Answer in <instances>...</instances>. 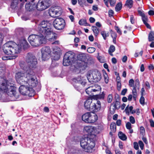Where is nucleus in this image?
<instances>
[{
    "label": "nucleus",
    "mask_w": 154,
    "mask_h": 154,
    "mask_svg": "<svg viewBox=\"0 0 154 154\" xmlns=\"http://www.w3.org/2000/svg\"><path fill=\"white\" fill-rule=\"evenodd\" d=\"M115 46L113 45H110L108 50L109 54L111 56H113L112 53L115 51Z\"/></svg>",
    "instance_id": "obj_31"
},
{
    "label": "nucleus",
    "mask_w": 154,
    "mask_h": 154,
    "mask_svg": "<svg viewBox=\"0 0 154 154\" xmlns=\"http://www.w3.org/2000/svg\"><path fill=\"white\" fill-rule=\"evenodd\" d=\"M89 116H90V112H87L84 114L82 116V120L86 122H88Z\"/></svg>",
    "instance_id": "obj_24"
},
{
    "label": "nucleus",
    "mask_w": 154,
    "mask_h": 154,
    "mask_svg": "<svg viewBox=\"0 0 154 154\" xmlns=\"http://www.w3.org/2000/svg\"><path fill=\"white\" fill-rule=\"evenodd\" d=\"M104 77L105 82L107 84L109 82V79L107 73H105L104 74Z\"/></svg>",
    "instance_id": "obj_43"
},
{
    "label": "nucleus",
    "mask_w": 154,
    "mask_h": 154,
    "mask_svg": "<svg viewBox=\"0 0 154 154\" xmlns=\"http://www.w3.org/2000/svg\"><path fill=\"white\" fill-rule=\"evenodd\" d=\"M101 34L103 36L104 39L106 40L107 37L109 36V33L108 32L102 31L101 32Z\"/></svg>",
    "instance_id": "obj_33"
},
{
    "label": "nucleus",
    "mask_w": 154,
    "mask_h": 154,
    "mask_svg": "<svg viewBox=\"0 0 154 154\" xmlns=\"http://www.w3.org/2000/svg\"><path fill=\"white\" fill-rule=\"evenodd\" d=\"M111 131L113 132H115L116 130V125L114 122H112L110 125Z\"/></svg>",
    "instance_id": "obj_32"
},
{
    "label": "nucleus",
    "mask_w": 154,
    "mask_h": 154,
    "mask_svg": "<svg viewBox=\"0 0 154 154\" xmlns=\"http://www.w3.org/2000/svg\"><path fill=\"white\" fill-rule=\"evenodd\" d=\"M25 60L28 66L24 68V71L22 72L27 74L29 73V75H31L32 72H35L33 70L37 63V59L32 53H29L26 56Z\"/></svg>",
    "instance_id": "obj_4"
},
{
    "label": "nucleus",
    "mask_w": 154,
    "mask_h": 154,
    "mask_svg": "<svg viewBox=\"0 0 154 154\" xmlns=\"http://www.w3.org/2000/svg\"><path fill=\"white\" fill-rule=\"evenodd\" d=\"M91 28L92 30L94 33L95 35L97 36L99 33V31L97 28L95 26H92Z\"/></svg>",
    "instance_id": "obj_34"
},
{
    "label": "nucleus",
    "mask_w": 154,
    "mask_h": 154,
    "mask_svg": "<svg viewBox=\"0 0 154 154\" xmlns=\"http://www.w3.org/2000/svg\"><path fill=\"white\" fill-rule=\"evenodd\" d=\"M42 59L44 60H48L50 57L51 50L49 47H45L42 49Z\"/></svg>",
    "instance_id": "obj_12"
},
{
    "label": "nucleus",
    "mask_w": 154,
    "mask_h": 154,
    "mask_svg": "<svg viewBox=\"0 0 154 154\" xmlns=\"http://www.w3.org/2000/svg\"><path fill=\"white\" fill-rule=\"evenodd\" d=\"M92 77L93 80L92 81L95 82L99 81L101 79V74L99 71H94L93 72Z\"/></svg>",
    "instance_id": "obj_16"
},
{
    "label": "nucleus",
    "mask_w": 154,
    "mask_h": 154,
    "mask_svg": "<svg viewBox=\"0 0 154 154\" xmlns=\"http://www.w3.org/2000/svg\"><path fill=\"white\" fill-rule=\"evenodd\" d=\"M29 44L24 38L20 39L17 44L12 41L8 42L3 46V50L6 54L15 57V54L19 53L22 48L24 50L27 49Z\"/></svg>",
    "instance_id": "obj_2"
},
{
    "label": "nucleus",
    "mask_w": 154,
    "mask_h": 154,
    "mask_svg": "<svg viewBox=\"0 0 154 154\" xmlns=\"http://www.w3.org/2000/svg\"><path fill=\"white\" fill-rule=\"evenodd\" d=\"M121 87V82H120L119 81H118L117 82V89L119 91L120 90Z\"/></svg>",
    "instance_id": "obj_48"
},
{
    "label": "nucleus",
    "mask_w": 154,
    "mask_h": 154,
    "mask_svg": "<svg viewBox=\"0 0 154 154\" xmlns=\"http://www.w3.org/2000/svg\"><path fill=\"white\" fill-rule=\"evenodd\" d=\"M72 83L75 88L79 91L80 90V84L84 86L86 84V80L83 77L78 76L72 79Z\"/></svg>",
    "instance_id": "obj_8"
},
{
    "label": "nucleus",
    "mask_w": 154,
    "mask_h": 154,
    "mask_svg": "<svg viewBox=\"0 0 154 154\" xmlns=\"http://www.w3.org/2000/svg\"><path fill=\"white\" fill-rule=\"evenodd\" d=\"M130 21L132 24H134L135 22V18L133 15H130Z\"/></svg>",
    "instance_id": "obj_39"
},
{
    "label": "nucleus",
    "mask_w": 154,
    "mask_h": 154,
    "mask_svg": "<svg viewBox=\"0 0 154 154\" xmlns=\"http://www.w3.org/2000/svg\"><path fill=\"white\" fill-rule=\"evenodd\" d=\"M35 74V72H32L31 75L23 72L16 73L15 78L17 82L19 84H23L19 88V91L22 95H26L27 93L28 96H34L35 92L33 88L36 87V90L37 91L40 90L41 86L38 83Z\"/></svg>",
    "instance_id": "obj_1"
},
{
    "label": "nucleus",
    "mask_w": 154,
    "mask_h": 154,
    "mask_svg": "<svg viewBox=\"0 0 154 154\" xmlns=\"http://www.w3.org/2000/svg\"><path fill=\"white\" fill-rule=\"evenodd\" d=\"M94 97H89L84 103V106L86 109L89 110H91V107L92 106V104L93 102V99L94 98H93Z\"/></svg>",
    "instance_id": "obj_15"
},
{
    "label": "nucleus",
    "mask_w": 154,
    "mask_h": 154,
    "mask_svg": "<svg viewBox=\"0 0 154 154\" xmlns=\"http://www.w3.org/2000/svg\"><path fill=\"white\" fill-rule=\"evenodd\" d=\"M50 5L49 0H39L36 5V9L38 11L45 10Z\"/></svg>",
    "instance_id": "obj_9"
},
{
    "label": "nucleus",
    "mask_w": 154,
    "mask_h": 154,
    "mask_svg": "<svg viewBox=\"0 0 154 154\" xmlns=\"http://www.w3.org/2000/svg\"><path fill=\"white\" fill-rule=\"evenodd\" d=\"M148 39L149 41H152L154 40V34L152 31L150 32L149 34Z\"/></svg>",
    "instance_id": "obj_35"
},
{
    "label": "nucleus",
    "mask_w": 154,
    "mask_h": 154,
    "mask_svg": "<svg viewBox=\"0 0 154 154\" xmlns=\"http://www.w3.org/2000/svg\"><path fill=\"white\" fill-rule=\"evenodd\" d=\"M89 20L91 23H94L95 21V19L93 17H91L89 19Z\"/></svg>",
    "instance_id": "obj_64"
},
{
    "label": "nucleus",
    "mask_w": 154,
    "mask_h": 154,
    "mask_svg": "<svg viewBox=\"0 0 154 154\" xmlns=\"http://www.w3.org/2000/svg\"><path fill=\"white\" fill-rule=\"evenodd\" d=\"M126 126L127 129H130L131 128V124L130 122H128L126 123Z\"/></svg>",
    "instance_id": "obj_56"
},
{
    "label": "nucleus",
    "mask_w": 154,
    "mask_h": 154,
    "mask_svg": "<svg viewBox=\"0 0 154 154\" xmlns=\"http://www.w3.org/2000/svg\"><path fill=\"white\" fill-rule=\"evenodd\" d=\"M140 133L143 136L145 133V129L143 127H141L140 128Z\"/></svg>",
    "instance_id": "obj_40"
},
{
    "label": "nucleus",
    "mask_w": 154,
    "mask_h": 154,
    "mask_svg": "<svg viewBox=\"0 0 154 154\" xmlns=\"http://www.w3.org/2000/svg\"><path fill=\"white\" fill-rule=\"evenodd\" d=\"M114 106L117 107V109H119L120 107V103L118 101H116Z\"/></svg>",
    "instance_id": "obj_50"
},
{
    "label": "nucleus",
    "mask_w": 154,
    "mask_h": 154,
    "mask_svg": "<svg viewBox=\"0 0 154 154\" xmlns=\"http://www.w3.org/2000/svg\"><path fill=\"white\" fill-rule=\"evenodd\" d=\"M132 93L133 95L134 96H136L137 95V91L135 87L132 90Z\"/></svg>",
    "instance_id": "obj_59"
},
{
    "label": "nucleus",
    "mask_w": 154,
    "mask_h": 154,
    "mask_svg": "<svg viewBox=\"0 0 154 154\" xmlns=\"http://www.w3.org/2000/svg\"><path fill=\"white\" fill-rule=\"evenodd\" d=\"M26 10L29 11H32L36 8V5L34 2H29L26 3L25 5Z\"/></svg>",
    "instance_id": "obj_17"
},
{
    "label": "nucleus",
    "mask_w": 154,
    "mask_h": 154,
    "mask_svg": "<svg viewBox=\"0 0 154 154\" xmlns=\"http://www.w3.org/2000/svg\"><path fill=\"white\" fill-rule=\"evenodd\" d=\"M15 88L12 84L10 83L8 81L4 80L0 85V95L4 94L5 95H8L11 96H15Z\"/></svg>",
    "instance_id": "obj_5"
},
{
    "label": "nucleus",
    "mask_w": 154,
    "mask_h": 154,
    "mask_svg": "<svg viewBox=\"0 0 154 154\" xmlns=\"http://www.w3.org/2000/svg\"><path fill=\"white\" fill-rule=\"evenodd\" d=\"M95 50L96 49L94 47H89L87 50L88 52L90 53H93Z\"/></svg>",
    "instance_id": "obj_36"
},
{
    "label": "nucleus",
    "mask_w": 154,
    "mask_h": 154,
    "mask_svg": "<svg viewBox=\"0 0 154 154\" xmlns=\"http://www.w3.org/2000/svg\"><path fill=\"white\" fill-rule=\"evenodd\" d=\"M28 41L31 45L34 47L39 46L46 42V38L42 34H32L30 35L28 38Z\"/></svg>",
    "instance_id": "obj_7"
},
{
    "label": "nucleus",
    "mask_w": 154,
    "mask_h": 154,
    "mask_svg": "<svg viewBox=\"0 0 154 154\" xmlns=\"http://www.w3.org/2000/svg\"><path fill=\"white\" fill-rule=\"evenodd\" d=\"M86 21L85 20H81L79 21V24L80 25L85 26L86 24Z\"/></svg>",
    "instance_id": "obj_37"
},
{
    "label": "nucleus",
    "mask_w": 154,
    "mask_h": 154,
    "mask_svg": "<svg viewBox=\"0 0 154 154\" xmlns=\"http://www.w3.org/2000/svg\"><path fill=\"white\" fill-rule=\"evenodd\" d=\"M3 38V36L1 34H0V45L2 44Z\"/></svg>",
    "instance_id": "obj_58"
},
{
    "label": "nucleus",
    "mask_w": 154,
    "mask_h": 154,
    "mask_svg": "<svg viewBox=\"0 0 154 154\" xmlns=\"http://www.w3.org/2000/svg\"><path fill=\"white\" fill-rule=\"evenodd\" d=\"M138 143L140 148V149L142 150H143L144 148V144L143 142L141 140H140L138 142Z\"/></svg>",
    "instance_id": "obj_45"
},
{
    "label": "nucleus",
    "mask_w": 154,
    "mask_h": 154,
    "mask_svg": "<svg viewBox=\"0 0 154 154\" xmlns=\"http://www.w3.org/2000/svg\"><path fill=\"white\" fill-rule=\"evenodd\" d=\"M130 121L133 124L135 122V120L134 117L132 116H131L130 117Z\"/></svg>",
    "instance_id": "obj_51"
},
{
    "label": "nucleus",
    "mask_w": 154,
    "mask_h": 154,
    "mask_svg": "<svg viewBox=\"0 0 154 154\" xmlns=\"http://www.w3.org/2000/svg\"><path fill=\"white\" fill-rule=\"evenodd\" d=\"M19 1L18 0H14L11 3V7L12 8H15L18 4Z\"/></svg>",
    "instance_id": "obj_30"
},
{
    "label": "nucleus",
    "mask_w": 154,
    "mask_h": 154,
    "mask_svg": "<svg viewBox=\"0 0 154 154\" xmlns=\"http://www.w3.org/2000/svg\"><path fill=\"white\" fill-rule=\"evenodd\" d=\"M92 126H85L84 127V131H85L86 132L89 134L90 135L91 133V130H92Z\"/></svg>",
    "instance_id": "obj_28"
},
{
    "label": "nucleus",
    "mask_w": 154,
    "mask_h": 154,
    "mask_svg": "<svg viewBox=\"0 0 154 154\" xmlns=\"http://www.w3.org/2000/svg\"><path fill=\"white\" fill-rule=\"evenodd\" d=\"M122 7V4L121 2L118 3L116 6L115 10L118 12L121 10Z\"/></svg>",
    "instance_id": "obj_29"
},
{
    "label": "nucleus",
    "mask_w": 154,
    "mask_h": 154,
    "mask_svg": "<svg viewBox=\"0 0 154 154\" xmlns=\"http://www.w3.org/2000/svg\"><path fill=\"white\" fill-rule=\"evenodd\" d=\"M88 38L89 40L91 41L92 42L94 40V38L93 35H91L89 36Z\"/></svg>",
    "instance_id": "obj_63"
},
{
    "label": "nucleus",
    "mask_w": 154,
    "mask_h": 154,
    "mask_svg": "<svg viewBox=\"0 0 154 154\" xmlns=\"http://www.w3.org/2000/svg\"><path fill=\"white\" fill-rule=\"evenodd\" d=\"M97 119V116L96 114L94 113H90V116H89L88 123H92L94 122Z\"/></svg>",
    "instance_id": "obj_20"
},
{
    "label": "nucleus",
    "mask_w": 154,
    "mask_h": 154,
    "mask_svg": "<svg viewBox=\"0 0 154 154\" xmlns=\"http://www.w3.org/2000/svg\"><path fill=\"white\" fill-rule=\"evenodd\" d=\"M62 11L61 8L58 6H55L51 7L49 10V14L53 17H55L61 14Z\"/></svg>",
    "instance_id": "obj_10"
},
{
    "label": "nucleus",
    "mask_w": 154,
    "mask_h": 154,
    "mask_svg": "<svg viewBox=\"0 0 154 154\" xmlns=\"http://www.w3.org/2000/svg\"><path fill=\"white\" fill-rule=\"evenodd\" d=\"M116 109H117V107H116L115 106H113L112 108L111 107L110 108V112L112 113H114V112L115 110Z\"/></svg>",
    "instance_id": "obj_47"
},
{
    "label": "nucleus",
    "mask_w": 154,
    "mask_h": 154,
    "mask_svg": "<svg viewBox=\"0 0 154 154\" xmlns=\"http://www.w3.org/2000/svg\"><path fill=\"white\" fill-rule=\"evenodd\" d=\"M64 20L62 18H59L56 19L54 21L53 25L54 28L57 30L63 29L65 25Z\"/></svg>",
    "instance_id": "obj_11"
},
{
    "label": "nucleus",
    "mask_w": 154,
    "mask_h": 154,
    "mask_svg": "<svg viewBox=\"0 0 154 154\" xmlns=\"http://www.w3.org/2000/svg\"><path fill=\"white\" fill-rule=\"evenodd\" d=\"M92 87H90L87 88L86 89V93L89 95V96H99L98 94L96 95H92L91 94L92 92Z\"/></svg>",
    "instance_id": "obj_23"
},
{
    "label": "nucleus",
    "mask_w": 154,
    "mask_h": 154,
    "mask_svg": "<svg viewBox=\"0 0 154 154\" xmlns=\"http://www.w3.org/2000/svg\"><path fill=\"white\" fill-rule=\"evenodd\" d=\"M127 59V57L126 56H125L122 58V61L123 62H125L126 61Z\"/></svg>",
    "instance_id": "obj_62"
},
{
    "label": "nucleus",
    "mask_w": 154,
    "mask_h": 154,
    "mask_svg": "<svg viewBox=\"0 0 154 154\" xmlns=\"http://www.w3.org/2000/svg\"><path fill=\"white\" fill-rule=\"evenodd\" d=\"M72 61H70L68 59L65 58V57L64 56L63 62V64L64 66H68L70 65L72 63Z\"/></svg>",
    "instance_id": "obj_25"
},
{
    "label": "nucleus",
    "mask_w": 154,
    "mask_h": 154,
    "mask_svg": "<svg viewBox=\"0 0 154 154\" xmlns=\"http://www.w3.org/2000/svg\"><path fill=\"white\" fill-rule=\"evenodd\" d=\"M57 51H56L55 49L54 50V53L55 54L54 57V59L55 60H58L60 58V48H57Z\"/></svg>",
    "instance_id": "obj_21"
},
{
    "label": "nucleus",
    "mask_w": 154,
    "mask_h": 154,
    "mask_svg": "<svg viewBox=\"0 0 154 154\" xmlns=\"http://www.w3.org/2000/svg\"><path fill=\"white\" fill-rule=\"evenodd\" d=\"M150 126L152 127H154V122L152 119H150L149 120Z\"/></svg>",
    "instance_id": "obj_61"
},
{
    "label": "nucleus",
    "mask_w": 154,
    "mask_h": 154,
    "mask_svg": "<svg viewBox=\"0 0 154 154\" xmlns=\"http://www.w3.org/2000/svg\"><path fill=\"white\" fill-rule=\"evenodd\" d=\"M127 90L126 88L123 89L121 92V95L123 96L125 95L127 92Z\"/></svg>",
    "instance_id": "obj_54"
},
{
    "label": "nucleus",
    "mask_w": 154,
    "mask_h": 154,
    "mask_svg": "<svg viewBox=\"0 0 154 154\" xmlns=\"http://www.w3.org/2000/svg\"><path fill=\"white\" fill-rule=\"evenodd\" d=\"M36 30L39 34H42L46 40L52 41L56 39L55 34L52 32L50 24L47 21H42L38 25Z\"/></svg>",
    "instance_id": "obj_3"
},
{
    "label": "nucleus",
    "mask_w": 154,
    "mask_h": 154,
    "mask_svg": "<svg viewBox=\"0 0 154 154\" xmlns=\"http://www.w3.org/2000/svg\"><path fill=\"white\" fill-rule=\"evenodd\" d=\"M116 0H109L110 5L111 6H114L116 2Z\"/></svg>",
    "instance_id": "obj_38"
},
{
    "label": "nucleus",
    "mask_w": 154,
    "mask_h": 154,
    "mask_svg": "<svg viewBox=\"0 0 154 154\" xmlns=\"http://www.w3.org/2000/svg\"><path fill=\"white\" fill-rule=\"evenodd\" d=\"M133 2L132 0H127L125 5L127 7L131 8L133 6Z\"/></svg>",
    "instance_id": "obj_27"
},
{
    "label": "nucleus",
    "mask_w": 154,
    "mask_h": 154,
    "mask_svg": "<svg viewBox=\"0 0 154 154\" xmlns=\"http://www.w3.org/2000/svg\"><path fill=\"white\" fill-rule=\"evenodd\" d=\"M118 136L120 139L122 140H125L127 139V137L126 135L121 131L119 133Z\"/></svg>",
    "instance_id": "obj_26"
},
{
    "label": "nucleus",
    "mask_w": 154,
    "mask_h": 154,
    "mask_svg": "<svg viewBox=\"0 0 154 154\" xmlns=\"http://www.w3.org/2000/svg\"><path fill=\"white\" fill-rule=\"evenodd\" d=\"M134 148L136 150H137L139 149L138 145L137 142L134 143Z\"/></svg>",
    "instance_id": "obj_52"
},
{
    "label": "nucleus",
    "mask_w": 154,
    "mask_h": 154,
    "mask_svg": "<svg viewBox=\"0 0 154 154\" xmlns=\"http://www.w3.org/2000/svg\"><path fill=\"white\" fill-rule=\"evenodd\" d=\"M84 57V55L82 54H79L78 56V59L81 61H83Z\"/></svg>",
    "instance_id": "obj_44"
},
{
    "label": "nucleus",
    "mask_w": 154,
    "mask_h": 154,
    "mask_svg": "<svg viewBox=\"0 0 154 154\" xmlns=\"http://www.w3.org/2000/svg\"><path fill=\"white\" fill-rule=\"evenodd\" d=\"M2 59L4 60H11V59L7 56H3L2 57Z\"/></svg>",
    "instance_id": "obj_60"
},
{
    "label": "nucleus",
    "mask_w": 154,
    "mask_h": 154,
    "mask_svg": "<svg viewBox=\"0 0 154 154\" xmlns=\"http://www.w3.org/2000/svg\"><path fill=\"white\" fill-rule=\"evenodd\" d=\"M64 56L65 57V58L68 59L73 62L75 59V54L72 51L66 52Z\"/></svg>",
    "instance_id": "obj_19"
},
{
    "label": "nucleus",
    "mask_w": 154,
    "mask_h": 154,
    "mask_svg": "<svg viewBox=\"0 0 154 154\" xmlns=\"http://www.w3.org/2000/svg\"><path fill=\"white\" fill-rule=\"evenodd\" d=\"M129 105H128L126 107L125 111V112L127 114H129V112L131 113L132 114H133L134 113H135L136 112V111H135L134 110H133V107L132 106H130L129 107H128Z\"/></svg>",
    "instance_id": "obj_22"
},
{
    "label": "nucleus",
    "mask_w": 154,
    "mask_h": 154,
    "mask_svg": "<svg viewBox=\"0 0 154 154\" xmlns=\"http://www.w3.org/2000/svg\"><path fill=\"white\" fill-rule=\"evenodd\" d=\"M100 130L98 128L92 126L90 137H91L92 138H94L95 140L96 135L100 133Z\"/></svg>",
    "instance_id": "obj_18"
},
{
    "label": "nucleus",
    "mask_w": 154,
    "mask_h": 154,
    "mask_svg": "<svg viewBox=\"0 0 154 154\" xmlns=\"http://www.w3.org/2000/svg\"><path fill=\"white\" fill-rule=\"evenodd\" d=\"M140 102L141 104L144 105L145 103V99L144 97H141L140 100Z\"/></svg>",
    "instance_id": "obj_46"
},
{
    "label": "nucleus",
    "mask_w": 154,
    "mask_h": 154,
    "mask_svg": "<svg viewBox=\"0 0 154 154\" xmlns=\"http://www.w3.org/2000/svg\"><path fill=\"white\" fill-rule=\"evenodd\" d=\"M95 139L91 137H87L82 138L80 140L81 146L86 152H92V149L95 145Z\"/></svg>",
    "instance_id": "obj_6"
},
{
    "label": "nucleus",
    "mask_w": 154,
    "mask_h": 154,
    "mask_svg": "<svg viewBox=\"0 0 154 154\" xmlns=\"http://www.w3.org/2000/svg\"><path fill=\"white\" fill-rule=\"evenodd\" d=\"M115 29L119 34L120 35L122 34V32L118 26H116L115 27Z\"/></svg>",
    "instance_id": "obj_53"
},
{
    "label": "nucleus",
    "mask_w": 154,
    "mask_h": 154,
    "mask_svg": "<svg viewBox=\"0 0 154 154\" xmlns=\"http://www.w3.org/2000/svg\"><path fill=\"white\" fill-rule=\"evenodd\" d=\"M114 12L112 10H110L109 11V15L110 17L112 16L114 14Z\"/></svg>",
    "instance_id": "obj_57"
},
{
    "label": "nucleus",
    "mask_w": 154,
    "mask_h": 154,
    "mask_svg": "<svg viewBox=\"0 0 154 154\" xmlns=\"http://www.w3.org/2000/svg\"><path fill=\"white\" fill-rule=\"evenodd\" d=\"M25 99V98H22V97H0V101L5 102Z\"/></svg>",
    "instance_id": "obj_13"
},
{
    "label": "nucleus",
    "mask_w": 154,
    "mask_h": 154,
    "mask_svg": "<svg viewBox=\"0 0 154 154\" xmlns=\"http://www.w3.org/2000/svg\"><path fill=\"white\" fill-rule=\"evenodd\" d=\"M93 101L91 107V110H93L96 112L99 111L101 108L100 102L95 99H93Z\"/></svg>",
    "instance_id": "obj_14"
},
{
    "label": "nucleus",
    "mask_w": 154,
    "mask_h": 154,
    "mask_svg": "<svg viewBox=\"0 0 154 154\" xmlns=\"http://www.w3.org/2000/svg\"><path fill=\"white\" fill-rule=\"evenodd\" d=\"M87 78L89 81H92L91 80L93 79L92 77V73H88L87 74Z\"/></svg>",
    "instance_id": "obj_41"
},
{
    "label": "nucleus",
    "mask_w": 154,
    "mask_h": 154,
    "mask_svg": "<svg viewBox=\"0 0 154 154\" xmlns=\"http://www.w3.org/2000/svg\"><path fill=\"white\" fill-rule=\"evenodd\" d=\"M129 85L131 87H133L134 84V81L133 79H131L129 82Z\"/></svg>",
    "instance_id": "obj_49"
},
{
    "label": "nucleus",
    "mask_w": 154,
    "mask_h": 154,
    "mask_svg": "<svg viewBox=\"0 0 154 154\" xmlns=\"http://www.w3.org/2000/svg\"><path fill=\"white\" fill-rule=\"evenodd\" d=\"M111 37L112 38H116L117 37L116 34L113 32H112L111 33Z\"/></svg>",
    "instance_id": "obj_55"
},
{
    "label": "nucleus",
    "mask_w": 154,
    "mask_h": 154,
    "mask_svg": "<svg viewBox=\"0 0 154 154\" xmlns=\"http://www.w3.org/2000/svg\"><path fill=\"white\" fill-rule=\"evenodd\" d=\"M142 21L144 24L147 23V21H148V18L147 17L145 16V15H144V16H143L142 17Z\"/></svg>",
    "instance_id": "obj_42"
}]
</instances>
